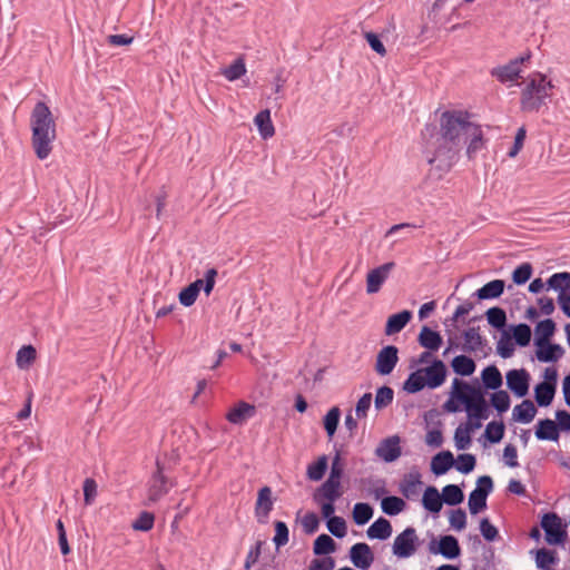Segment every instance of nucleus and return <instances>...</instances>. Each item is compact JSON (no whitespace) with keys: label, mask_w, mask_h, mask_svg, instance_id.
Returning <instances> with one entry per match:
<instances>
[{"label":"nucleus","mask_w":570,"mask_h":570,"mask_svg":"<svg viewBox=\"0 0 570 570\" xmlns=\"http://www.w3.org/2000/svg\"><path fill=\"white\" fill-rule=\"evenodd\" d=\"M429 389L440 387L446 379L448 368L443 361L435 358L426 367L420 368Z\"/></svg>","instance_id":"obj_10"},{"label":"nucleus","mask_w":570,"mask_h":570,"mask_svg":"<svg viewBox=\"0 0 570 570\" xmlns=\"http://www.w3.org/2000/svg\"><path fill=\"white\" fill-rule=\"evenodd\" d=\"M497 353L502 358H509V357H511L513 355V353H514V343H512L510 341V338L507 337V334L503 335V337L498 342Z\"/></svg>","instance_id":"obj_64"},{"label":"nucleus","mask_w":570,"mask_h":570,"mask_svg":"<svg viewBox=\"0 0 570 570\" xmlns=\"http://www.w3.org/2000/svg\"><path fill=\"white\" fill-rule=\"evenodd\" d=\"M541 528L546 532V541L551 546L562 544L567 539V525L556 512L542 515Z\"/></svg>","instance_id":"obj_5"},{"label":"nucleus","mask_w":570,"mask_h":570,"mask_svg":"<svg viewBox=\"0 0 570 570\" xmlns=\"http://www.w3.org/2000/svg\"><path fill=\"white\" fill-rule=\"evenodd\" d=\"M479 330V327H469L463 332L465 344L462 350L464 352H476L485 346L487 341L480 335Z\"/></svg>","instance_id":"obj_26"},{"label":"nucleus","mask_w":570,"mask_h":570,"mask_svg":"<svg viewBox=\"0 0 570 570\" xmlns=\"http://www.w3.org/2000/svg\"><path fill=\"white\" fill-rule=\"evenodd\" d=\"M342 495L341 481L326 480L321 487H318L314 494L313 500L316 503L322 501L335 502Z\"/></svg>","instance_id":"obj_16"},{"label":"nucleus","mask_w":570,"mask_h":570,"mask_svg":"<svg viewBox=\"0 0 570 570\" xmlns=\"http://www.w3.org/2000/svg\"><path fill=\"white\" fill-rule=\"evenodd\" d=\"M275 535L273 538V542L276 549H279L287 544L289 540V531L288 527L285 522L276 520L274 522Z\"/></svg>","instance_id":"obj_51"},{"label":"nucleus","mask_w":570,"mask_h":570,"mask_svg":"<svg viewBox=\"0 0 570 570\" xmlns=\"http://www.w3.org/2000/svg\"><path fill=\"white\" fill-rule=\"evenodd\" d=\"M481 380L483 383V389L497 391L501 387L503 381L502 375L499 368L495 365H489L483 368L481 373Z\"/></svg>","instance_id":"obj_28"},{"label":"nucleus","mask_w":570,"mask_h":570,"mask_svg":"<svg viewBox=\"0 0 570 570\" xmlns=\"http://www.w3.org/2000/svg\"><path fill=\"white\" fill-rule=\"evenodd\" d=\"M302 525L306 534L315 533L320 527V519L317 514L314 512H307L302 520Z\"/></svg>","instance_id":"obj_63"},{"label":"nucleus","mask_w":570,"mask_h":570,"mask_svg":"<svg viewBox=\"0 0 570 570\" xmlns=\"http://www.w3.org/2000/svg\"><path fill=\"white\" fill-rule=\"evenodd\" d=\"M374 510L371 504L358 502L354 505L352 517L357 525L367 523L373 517Z\"/></svg>","instance_id":"obj_43"},{"label":"nucleus","mask_w":570,"mask_h":570,"mask_svg":"<svg viewBox=\"0 0 570 570\" xmlns=\"http://www.w3.org/2000/svg\"><path fill=\"white\" fill-rule=\"evenodd\" d=\"M450 524L453 529L461 531L466 527V513L463 509L459 508L452 510L450 514Z\"/></svg>","instance_id":"obj_62"},{"label":"nucleus","mask_w":570,"mask_h":570,"mask_svg":"<svg viewBox=\"0 0 570 570\" xmlns=\"http://www.w3.org/2000/svg\"><path fill=\"white\" fill-rule=\"evenodd\" d=\"M350 559L356 568L367 570L374 561V554L367 543L357 542L350 549Z\"/></svg>","instance_id":"obj_14"},{"label":"nucleus","mask_w":570,"mask_h":570,"mask_svg":"<svg viewBox=\"0 0 570 570\" xmlns=\"http://www.w3.org/2000/svg\"><path fill=\"white\" fill-rule=\"evenodd\" d=\"M394 267V262H387L376 268L371 269L366 276V292L368 294L377 293Z\"/></svg>","instance_id":"obj_12"},{"label":"nucleus","mask_w":570,"mask_h":570,"mask_svg":"<svg viewBox=\"0 0 570 570\" xmlns=\"http://www.w3.org/2000/svg\"><path fill=\"white\" fill-rule=\"evenodd\" d=\"M366 534L370 539L386 540L392 534L391 522L381 517L368 527Z\"/></svg>","instance_id":"obj_29"},{"label":"nucleus","mask_w":570,"mask_h":570,"mask_svg":"<svg viewBox=\"0 0 570 570\" xmlns=\"http://www.w3.org/2000/svg\"><path fill=\"white\" fill-rule=\"evenodd\" d=\"M393 397L394 391L392 387L386 385L379 387L374 399L376 410H382L390 405L393 402Z\"/></svg>","instance_id":"obj_49"},{"label":"nucleus","mask_w":570,"mask_h":570,"mask_svg":"<svg viewBox=\"0 0 570 570\" xmlns=\"http://www.w3.org/2000/svg\"><path fill=\"white\" fill-rule=\"evenodd\" d=\"M504 287L505 282L503 279H493L479 288L474 296L480 301L499 298L503 294Z\"/></svg>","instance_id":"obj_22"},{"label":"nucleus","mask_w":570,"mask_h":570,"mask_svg":"<svg viewBox=\"0 0 570 570\" xmlns=\"http://www.w3.org/2000/svg\"><path fill=\"white\" fill-rule=\"evenodd\" d=\"M327 456L321 455L315 462L307 466L306 475L312 481H321L327 470Z\"/></svg>","instance_id":"obj_45"},{"label":"nucleus","mask_w":570,"mask_h":570,"mask_svg":"<svg viewBox=\"0 0 570 570\" xmlns=\"http://www.w3.org/2000/svg\"><path fill=\"white\" fill-rule=\"evenodd\" d=\"M412 312L403 309L396 314L391 315L385 324L384 333L387 336L400 333L412 320Z\"/></svg>","instance_id":"obj_18"},{"label":"nucleus","mask_w":570,"mask_h":570,"mask_svg":"<svg viewBox=\"0 0 570 570\" xmlns=\"http://www.w3.org/2000/svg\"><path fill=\"white\" fill-rule=\"evenodd\" d=\"M341 417V411L337 406L332 407L324 416V430L328 439H332L337 430Z\"/></svg>","instance_id":"obj_46"},{"label":"nucleus","mask_w":570,"mask_h":570,"mask_svg":"<svg viewBox=\"0 0 570 570\" xmlns=\"http://www.w3.org/2000/svg\"><path fill=\"white\" fill-rule=\"evenodd\" d=\"M37 351L32 345L22 346L17 353V365L27 368L36 360Z\"/></svg>","instance_id":"obj_50"},{"label":"nucleus","mask_w":570,"mask_h":570,"mask_svg":"<svg viewBox=\"0 0 570 570\" xmlns=\"http://www.w3.org/2000/svg\"><path fill=\"white\" fill-rule=\"evenodd\" d=\"M504 431L505 425L502 421H492L488 423L484 436L490 443H499L504 436Z\"/></svg>","instance_id":"obj_47"},{"label":"nucleus","mask_w":570,"mask_h":570,"mask_svg":"<svg viewBox=\"0 0 570 570\" xmlns=\"http://www.w3.org/2000/svg\"><path fill=\"white\" fill-rule=\"evenodd\" d=\"M443 502L448 505H458L463 502L464 493L456 484H448L442 490Z\"/></svg>","instance_id":"obj_42"},{"label":"nucleus","mask_w":570,"mask_h":570,"mask_svg":"<svg viewBox=\"0 0 570 570\" xmlns=\"http://www.w3.org/2000/svg\"><path fill=\"white\" fill-rule=\"evenodd\" d=\"M557 331L556 322L552 318H546L537 323L534 328V344L551 342V337Z\"/></svg>","instance_id":"obj_27"},{"label":"nucleus","mask_w":570,"mask_h":570,"mask_svg":"<svg viewBox=\"0 0 570 570\" xmlns=\"http://www.w3.org/2000/svg\"><path fill=\"white\" fill-rule=\"evenodd\" d=\"M429 551L450 560L456 559L461 554L459 540L452 534L441 535L439 542L433 539L429 544Z\"/></svg>","instance_id":"obj_7"},{"label":"nucleus","mask_w":570,"mask_h":570,"mask_svg":"<svg viewBox=\"0 0 570 570\" xmlns=\"http://www.w3.org/2000/svg\"><path fill=\"white\" fill-rule=\"evenodd\" d=\"M461 386L466 395H459V402L464 406L469 419L487 420L489 417L490 402L487 401V391L475 380L470 384L463 380L454 379L453 387Z\"/></svg>","instance_id":"obj_3"},{"label":"nucleus","mask_w":570,"mask_h":570,"mask_svg":"<svg viewBox=\"0 0 570 570\" xmlns=\"http://www.w3.org/2000/svg\"><path fill=\"white\" fill-rule=\"evenodd\" d=\"M336 549L335 541L326 533L320 534L313 544V552L315 556H327Z\"/></svg>","instance_id":"obj_39"},{"label":"nucleus","mask_w":570,"mask_h":570,"mask_svg":"<svg viewBox=\"0 0 570 570\" xmlns=\"http://www.w3.org/2000/svg\"><path fill=\"white\" fill-rule=\"evenodd\" d=\"M453 372L460 376H470L474 373L476 364L474 360L468 355H458L451 361Z\"/></svg>","instance_id":"obj_32"},{"label":"nucleus","mask_w":570,"mask_h":570,"mask_svg":"<svg viewBox=\"0 0 570 570\" xmlns=\"http://www.w3.org/2000/svg\"><path fill=\"white\" fill-rule=\"evenodd\" d=\"M480 531L484 540L493 542L499 538V531L488 518H483L480 521Z\"/></svg>","instance_id":"obj_61"},{"label":"nucleus","mask_w":570,"mask_h":570,"mask_svg":"<svg viewBox=\"0 0 570 570\" xmlns=\"http://www.w3.org/2000/svg\"><path fill=\"white\" fill-rule=\"evenodd\" d=\"M32 131L31 145L36 156L43 160L52 151V142L57 137L56 121L51 110L43 101H38L30 116Z\"/></svg>","instance_id":"obj_2"},{"label":"nucleus","mask_w":570,"mask_h":570,"mask_svg":"<svg viewBox=\"0 0 570 570\" xmlns=\"http://www.w3.org/2000/svg\"><path fill=\"white\" fill-rule=\"evenodd\" d=\"M155 515L151 512L142 511L138 518L132 522L131 527L136 531L147 532L153 529Z\"/></svg>","instance_id":"obj_56"},{"label":"nucleus","mask_w":570,"mask_h":570,"mask_svg":"<svg viewBox=\"0 0 570 570\" xmlns=\"http://www.w3.org/2000/svg\"><path fill=\"white\" fill-rule=\"evenodd\" d=\"M246 72L244 59L237 58L230 66L223 70V75L229 80L234 81L239 79Z\"/></svg>","instance_id":"obj_52"},{"label":"nucleus","mask_w":570,"mask_h":570,"mask_svg":"<svg viewBox=\"0 0 570 570\" xmlns=\"http://www.w3.org/2000/svg\"><path fill=\"white\" fill-rule=\"evenodd\" d=\"M255 406L244 401L238 402L226 415V419L233 424H242L246 419L253 416Z\"/></svg>","instance_id":"obj_23"},{"label":"nucleus","mask_w":570,"mask_h":570,"mask_svg":"<svg viewBox=\"0 0 570 570\" xmlns=\"http://www.w3.org/2000/svg\"><path fill=\"white\" fill-rule=\"evenodd\" d=\"M556 389L549 383H538L534 386V400L540 407L549 406L554 397Z\"/></svg>","instance_id":"obj_35"},{"label":"nucleus","mask_w":570,"mask_h":570,"mask_svg":"<svg viewBox=\"0 0 570 570\" xmlns=\"http://www.w3.org/2000/svg\"><path fill=\"white\" fill-rule=\"evenodd\" d=\"M405 507V501L396 495L384 497L381 500V509L387 515H396L401 513Z\"/></svg>","instance_id":"obj_38"},{"label":"nucleus","mask_w":570,"mask_h":570,"mask_svg":"<svg viewBox=\"0 0 570 570\" xmlns=\"http://www.w3.org/2000/svg\"><path fill=\"white\" fill-rule=\"evenodd\" d=\"M401 454V438L397 434L381 440L375 449V455L386 463L396 461Z\"/></svg>","instance_id":"obj_9"},{"label":"nucleus","mask_w":570,"mask_h":570,"mask_svg":"<svg viewBox=\"0 0 570 570\" xmlns=\"http://www.w3.org/2000/svg\"><path fill=\"white\" fill-rule=\"evenodd\" d=\"M490 405L497 410L499 414L507 412L511 405V399L507 391L497 390L490 396Z\"/></svg>","instance_id":"obj_44"},{"label":"nucleus","mask_w":570,"mask_h":570,"mask_svg":"<svg viewBox=\"0 0 570 570\" xmlns=\"http://www.w3.org/2000/svg\"><path fill=\"white\" fill-rule=\"evenodd\" d=\"M439 122L440 134L436 138V147L428 163L441 174L452 168L464 146H466L469 159H473L475 154L484 147L482 129L470 120L468 111L445 110L441 114Z\"/></svg>","instance_id":"obj_1"},{"label":"nucleus","mask_w":570,"mask_h":570,"mask_svg":"<svg viewBox=\"0 0 570 570\" xmlns=\"http://www.w3.org/2000/svg\"><path fill=\"white\" fill-rule=\"evenodd\" d=\"M455 463L451 451L444 450L436 453L431 460V471L435 475L445 474Z\"/></svg>","instance_id":"obj_20"},{"label":"nucleus","mask_w":570,"mask_h":570,"mask_svg":"<svg viewBox=\"0 0 570 570\" xmlns=\"http://www.w3.org/2000/svg\"><path fill=\"white\" fill-rule=\"evenodd\" d=\"M485 317L490 326L505 335L507 313L502 307L493 306L487 309Z\"/></svg>","instance_id":"obj_36"},{"label":"nucleus","mask_w":570,"mask_h":570,"mask_svg":"<svg viewBox=\"0 0 570 570\" xmlns=\"http://www.w3.org/2000/svg\"><path fill=\"white\" fill-rule=\"evenodd\" d=\"M344 473V463L342 461V455L340 451H336L332 464H331V471L328 475V480L333 481H341Z\"/></svg>","instance_id":"obj_60"},{"label":"nucleus","mask_w":570,"mask_h":570,"mask_svg":"<svg viewBox=\"0 0 570 570\" xmlns=\"http://www.w3.org/2000/svg\"><path fill=\"white\" fill-rule=\"evenodd\" d=\"M417 546L419 537L416 535V530L409 527L394 539L393 554L400 559L410 558L415 553Z\"/></svg>","instance_id":"obj_6"},{"label":"nucleus","mask_w":570,"mask_h":570,"mask_svg":"<svg viewBox=\"0 0 570 570\" xmlns=\"http://www.w3.org/2000/svg\"><path fill=\"white\" fill-rule=\"evenodd\" d=\"M558 561L557 553L546 548L535 551V563L539 569L547 570L551 564Z\"/></svg>","instance_id":"obj_48"},{"label":"nucleus","mask_w":570,"mask_h":570,"mask_svg":"<svg viewBox=\"0 0 570 570\" xmlns=\"http://www.w3.org/2000/svg\"><path fill=\"white\" fill-rule=\"evenodd\" d=\"M548 289H554L559 293L568 292L570 289V273L560 272L551 275L547 281Z\"/></svg>","instance_id":"obj_41"},{"label":"nucleus","mask_w":570,"mask_h":570,"mask_svg":"<svg viewBox=\"0 0 570 570\" xmlns=\"http://www.w3.org/2000/svg\"><path fill=\"white\" fill-rule=\"evenodd\" d=\"M399 362V348L395 345H386L376 355L375 372L379 375H390Z\"/></svg>","instance_id":"obj_8"},{"label":"nucleus","mask_w":570,"mask_h":570,"mask_svg":"<svg viewBox=\"0 0 570 570\" xmlns=\"http://www.w3.org/2000/svg\"><path fill=\"white\" fill-rule=\"evenodd\" d=\"M164 466L161 463L157 460L156 461V471L154 472L150 481V485L148 489V502L155 503L157 502L161 497H164L168 492L167 476L163 473Z\"/></svg>","instance_id":"obj_13"},{"label":"nucleus","mask_w":570,"mask_h":570,"mask_svg":"<svg viewBox=\"0 0 570 570\" xmlns=\"http://www.w3.org/2000/svg\"><path fill=\"white\" fill-rule=\"evenodd\" d=\"M532 265L530 263H522L512 272V281L517 285L525 284L532 276Z\"/></svg>","instance_id":"obj_55"},{"label":"nucleus","mask_w":570,"mask_h":570,"mask_svg":"<svg viewBox=\"0 0 570 570\" xmlns=\"http://www.w3.org/2000/svg\"><path fill=\"white\" fill-rule=\"evenodd\" d=\"M471 431L460 424L454 432V443L458 450H465L471 444Z\"/></svg>","instance_id":"obj_58"},{"label":"nucleus","mask_w":570,"mask_h":570,"mask_svg":"<svg viewBox=\"0 0 570 570\" xmlns=\"http://www.w3.org/2000/svg\"><path fill=\"white\" fill-rule=\"evenodd\" d=\"M255 125L259 131V135L263 139H268L274 136L275 128L271 120V110L264 109L259 111L254 119Z\"/></svg>","instance_id":"obj_34"},{"label":"nucleus","mask_w":570,"mask_h":570,"mask_svg":"<svg viewBox=\"0 0 570 570\" xmlns=\"http://www.w3.org/2000/svg\"><path fill=\"white\" fill-rule=\"evenodd\" d=\"M426 385V382L424 381L422 371L417 368L416 371L412 372L405 382L403 383V390L407 392L409 394H415L421 392Z\"/></svg>","instance_id":"obj_40"},{"label":"nucleus","mask_w":570,"mask_h":570,"mask_svg":"<svg viewBox=\"0 0 570 570\" xmlns=\"http://www.w3.org/2000/svg\"><path fill=\"white\" fill-rule=\"evenodd\" d=\"M537 414V407L531 400H523L513 409V420L521 423H530Z\"/></svg>","instance_id":"obj_33"},{"label":"nucleus","mask_w":570,"mask_h":570,"mask_svg":"<svg viewBox=\"0 0 570 570\" xmlns=\"http://www.w3.org/2000/svg\"><path fill=\"white\" fill-rule=\"evenodd\" d=\"M203 279L198 278L184 287L178 294L179 303L185 307L194 305L203 287Z\"/></svg>","instance_id":"obj_31"},{"label":"nucleus","mask_w":570,"mask_h":570,"mask_svg":"<svg viewBox=\"0 0 570 570\" xmlns=\"http://www.w3.org/2000/svg\"><path fill=\"white\" fill-rule=\"evenodd\" d=\"M274 500L272 498V489L267 485L261 488L257 493L255 504V515L259 523H266L267 518L273 510Z\"/></svg>","instance_id":"obj_15"},{"label":"nucleus","mask_w":570,"mask_h":570,"mask_svg":"<svg viewBox=\"0 0 570 570\" xmlns=\"http://www.w3.org/2000/svg\"><path fill=\"white\" fill-rule=\"evenodd\" d=\"M546 79L544 75L538 73L527 83L520 99L523 111H538L541 106L546 105V99L551 95L550 90L554 87L551 81Z\"/></svg>","instance_id":"obj_4"},{"label":"nucleus","mask_w":570,"mask_h":570,"mask_svg":"<svg viewBox=\"0 0 570 570\" xmlns=\"http://www.w3.org/2000/svg\"><path fill=\"white\" fill-rule=\"evenodd\" d=\"M512 333V338L514 340V344L525 347L531 342L532 331L530 325L525 323H520L517 325H511L509 327Z\"/></svg>","instance_id":"obj_37"},{"label":"nucleus","mask_w":570,"mask_h":570,"mask_svg":"<svg viewBox=\"0 0 570 570\" xmlns=\"http://www.w3.org/2000/svg\"><path fill=\"white\" fill-rule=\"evenodd\" d=\"M454 465L460 473L468 474L474 470L476 465V459L473 454L470 453L459 454Z\"/></svg>","instance_id":"obj_53"},{"label":"nucleus","mask_w":570,"mask_h":570,"mask_svg":"<svg viewBox=\"0 0 570 570\" xmlns=\"http://www.w3.org/2000/svg\"><path fill=\"white\" fill-rule=\"evenodd\" d=\"M537 347L535 356L539 362L542 363H553L561 358L564 354V350L560 344L552 342H543L540 344H534Z\"/></svg>","instance_id":"obj_17"},{"label":"nucleus","mask_w":570,"mask_h":570,"mask_svg":"<svg viewBox=\"0 0 570 570\" xmlns=\"http://www.w3.org/2000/svg\"><path fill=\"white\" fill-rule=\"evenodd\" d=\"M417 342L422 347L429 351H438L441 347L443 340L439 332L424 325L419 333Z\"/></svg>","instance_id":"obj_21"},{"label":"nucleus","mask_w":570,"mask_h":570,"mask_svg":"<svg viewBox=\"0 0 570 570\" xmlns=\"http://www.w3.org/2000/svg\"><path fill=\"white\" fill-rule=\"evenodd\" d=\"M459 395H466V391H464L461 386L453 387L450 393V399L443 404V410L449 413H456L461 411L462 405L459 402Z\"/></svg>","instance_id":"obj_54"},{"label":"nucleus","mask_w":570,"mask_h":570,"mask_svg":"<svg viewBox=\"0 0 570 570\" xmlns=\"http://www.w3.org/2000/svg\"><path fill=\"white\" fill-rule=\"evenodd\" d=\"M328 531L336 538L342 539L346 535L347 527L346 522L342 517L330 518L326 521Z\"/></svg>","instance_id":"obj_57"},{"label":"nucleus","mask_w":570,"mask_h":570,"mask_svg":"<svg viewBox=\"0 0 570 570\" xmlns=\"http://www.w3.org/2000/svg\"><path fill=\"white\" fill-rule=\"evenodd\" d=\"M487 508V497L479 491H472L469 495V510L471 514H478Z\"/></svg>","instance_id":"obj_59"},{"label":"nucleus","mask_w":570,"mask_h":570,"mask_svg":"<svg viewBox=\"0 0 570 570\" xmlns=\"http://www.w3.org/2000/svg\"><path fill=\"white\" fill-rule=\"evenodd\" d=\"M421 484L422 482L420 472L413 471L404 475L400 483V491L406 499H411L417 494V487Z\"/></svg>","instance_id":"obj_30"},{"label":"nucleus","mask_w":570,"mask_h":570,"mask_svg":"<svg viewBox=\"0 0 570 570\" xmlns=\"http://www.w3.org/2000/svg\"><path fill=\"white\" fill-rule=\"evenodd\" d=\"M508 389L517 396L523 397L529 392L530 374L524 368L510 370L505 374Z\"/></svg>","instance_id":"obj_11"},{"label":"nucleus","mask_w":570,"mask_h":570,"mask_svg":"<svg viewBox=\"0 0 570 570\" xmlns=\"http://www.w3.org/2000/svg\"><path fill=\"white\" fill-rule=\"evenodd\" d=\"M520 72L521 69L517 68V62L510 60L504 66L492 68L490 75L497 78L500 82L504 83L508 81H514L517 78H519Z\"/></svg>","instance_id":"obj_25"},{"label":"nucleus","mask_w":570,"mask_h":570,"mask_svg":"<svg viewBox=\"0 0 570 570\" xmlns=\"http://www.w3.org/2000/svg\"><path fill=\"white\" fill-rule=\"evenodd\" d=\"M534 435L538 440L541 441L557 442L559 440L560 433L558 431L556 421L551 419H542L539 420L535 425Z\"/></svg>","instance_id":"obj_19"},{"label":"nucleus","mask_w":570,"mask_h":570,"mask_svg":"<svg viewBox=\"0 0 570 570\" xmlns=\"http://www.w3.org/2000/svg\"><path fill=\"white\" fill-rule=\"evenodd\" d=\"M443 503L442 494L435 487L430 485L425 489L422 498V505L425 510L433 514L439 513Z\"/></svg>","instance_id":"obj_24"}]
</instances>
